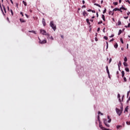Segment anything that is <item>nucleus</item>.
Wrapping results in <instances>:
<instances>
[{
  "label": "nucleus",
  "mask_w": 130,
  "mask_h": 130,
  "mask_svg": "<svg viewBox=\"0 0 130 130\" xmlns=\"http://www.w3.org/2000/svg\"><path fill=\"white\" fill-rule=\"evenodd\" d=\"M39 40H40L39 42V43H40V44H45V43H46V42H47L46 40L41 41V40H40V38H39Z\"/></svg>",
  "instance_id": "obj_4"
},
{
  "label": "nucleus",
  "mask_w": 130,
  "mask_h": 130,
  "mask_svg": "<svg viewBox=\"0 0 130 130\" xmlns=\"http://www.w3.org/2000/svg\"><path fill=\"white\" fill-rule=\"evenodd\" d=\"M82 3H83V5L85 4V1H82Z\"/></svg>",
  "instance_id": "obj_64"
},
{
  "label": "nucleus",
  "mask_w": 130,
  "mask_h": 130,
  "mask_svg": "<svg viewBox=\"0 0 130 130\" xmlns=\"http://www.w3.org/2000/svg\"><path fill=\"white\" fill-rule=\"evenodd\" d=\"M3 7L4 9V11H5V13H7V11L6 10V7H5V6L3 5Z\"/></svg>",
  "instance_id": "obj_22"
},
{
  "label": "nucleus",
  "mask_w": 130,
  "mask_h": 130,
  "mask_svg": "<svg viewBox=\"0 0 130 130\" xmlns=\"http://www.w3.org/2000/svg\"><path fill=\"white\" fill-rule=\"evenodd\" d=\"M109 14V15H112V16H113V15H114V12H113V11H110Z\"/></svg>",
  "instance_id": "obj_9"
},
{
  "label": "nucleus",
  "mask_w": 130,
  "mask_h": 130,
  "mask_svg": "<svg viewBox=\"0 0 130 130\" xmlns=\"http://www.w3.org/2000/svg\"><path fill=\"white\" fill-rule=\"evenodd\" d=\"M112 60V59L110 58V59H109V63H110V62H111Z\"/></svg>",
  "instance_id": "obj_44"
},
{
  "label": "nucleus",
  "mask_w": 130,
  "mask_h": 130,
  "mask_svg": "<svg viewBox=\"0 0 130 130\" xmlns=\"http://www.w3.org/2000/svg\"><path fill=\"white\" fill-rule=\"evenodd\" d=\"M113 5H114V6H117V5H118V3H117V2H114L113 3Z\"/></svg>",
  "instance_id": "obj_28"
},
{
  "label": "nucleus",
  "mask_w": 130,
  "mask_h": 130,
  "mask_svg": "<svg viewBox=\"0 0 130 130\" xmlns=\"http://www.w3.org/2000/svg\"><path fill=\"white\" fill-rule=\"evenodd\" d=\"M119 127H121V125H117V128H119Z\"/></svg>",
  "instance_id": "obj_40"
},
{
  "label": "nucleus",
  "mask_w": 130,
  "mask_h": 130,
  "mask_svg": "<svg viewBox=\"0 0 130 130\" xmlns=\"http://www.w3.org/2000/svg\"><path fill=\"white\" fill-rule=\"evenodd\" d=\"M87 12H92V10L89 9L88 10H87Z\"/></svg>",
  "instance_id": "obj_55"
},
{
  "label": "nucleus",
  "mask_w": 130,
  "mask_h": 130,
  "mask_svg": "<svg viewBox=\"0 0 130 130\" xmlns=\"http://www.w3.org/2000/svg\"><path fill=\"white\" fill-rule=\"evenodd\" d=\"M10 12H11V13L12 14V15L14 16V12H13V10L12 9L10 10Z\"/></svg>",
  "instance_id": "obj_30"
},
{
  "label": "nucleus",
  "mask_w": 130,
  "mask_h": 130,
  "mask_svg": "<svg viewBox=\"0 0 130 130\" xmlns=\"http://www.w3.org/2000/svg\"><path fill=\"white\" fill-rule=\"evenodd\" d=\"M93 21H94V20H93V19H90V22H93Z\"/></svg>",
  "instance_id": "obj_59"
},
{
  "label": "nucleus",
  "mask_w": 130,
  "mask_h": 130,
  "mask_svg": "<svg viewBox=\"0 0 130 130\" xmlns=\"http://www.w3.org/2000/svg\"><path fill=\"white\" fill-rule=\"evenodd\" d=\"M92 13H96V12L94 10H91Z\"/></svg>",
  "instance_id": "obj_57"
},
{
  "label": "nucleus",
  "mask_w": 130,
  "mask_h": 130,
  "mask_svg": "<svg viewBox=\"0 0 130 130\" xmlns=\"http://www.w3.org/2000/svg\"><path fill=\"white\" fill-rule=\"evenodd\" d=\"M19 20L21 23H26V20H24L23 19L20 18Z\"/></svg>",
  "instance_id": "obj_8"
},
{
  "label": "nucleus",
  "mask_w": 130,
  "mask_h": 130,
  "mask_svg": "<svg viewBox=\"0 0 130 130\" xmlns=\"http://www.w3.org/2000/svg\"><path fill=\"white\" fill-rule=\"evenodd\" d=\"M102 19L103 21H105V16L103 14L102 15Z\"/></svg>",
  "instance_id": "obj_24"
},
{
  "label": "nucleus",
  "mask_w": 130,
  "mask_h": 130,
  "mask_svg": "<svg viewBox=\"0 0 130 130\" xmlns=\"http://www.w3.org/2000/svg\"><path fill=\"white\" fill-rule=\"evenodd\" d=\"M119 8H116L113 9V12H116V11H119Z\"/></svg>",
  "instance_id": "obj_12"
},
{
  "label": "nucleus",
  "mask_w": 130,
  "mask_h": 130,
  "mask_svg": "<svg viewBox=\"0 0 130 130\" xmlns=\"http://www.w3.org/2000/svg\"><path fill=\"white\" fill-rule=\"evenodd\" d=\"M118 25L119 26V25H121V22L120 21H118Z\"/></svg>",
  "instance_id": "obj_32"
},
{
  "label": "nucleus",
  "mask_w": 130,
  "mask_h": 130,
  "mask_svg": "<svg viewBox=\"0 0 130 130\" xmlns=\"http://www.w3.org/2000/svg\"><path fill=\"white\" fill-rule=\"evenodd\" d=\"M123 80H124V82H126V78L124 77L123 78Z\"/></svg>",
  "instance_id": "obj_37"
},
{
  "label": "nucleus",
  "mask_w": 130,
  "mask_h": 130,
  "mask_svg": "<svg viewBox=\"0 0 130 130\" xmlns=\"http://www.w3.org/2000/svg\"><path fill=\"white\" fill-rule=\"evenodd\" d=\"M102 23H103V22L102 21H101L98 22V24L99 25H100V24H102Z\"/></svg>",
  "instance_id": "obj_36"
},
{
  "label": "nucleus",
  "mask_w": 130,
  "mask_h": 130,
  "mask_svg": "<svg viewBox=\"0 0 130 130\" xmlns=\"http://www.w3.org/2000/svg\"><path fill=\"white\" fill-rule=\"evenodd\" d=\"M122 9H120H120H119V12H120V13H122V10H121Z\"/></svg>",
  "instance_id": "obj_46"
},
{
  "label": "nucleus",
  "mask_w": 130,
  "mask_h": 130,
  "mask_svg": "<svg viewBox=\"0 0 130 130\" xmlns=\"http://www.w3.org/2000/svg\"><path fill=\"white\" fill-rule=\"evenodd\" d=\"M94 6H96V7H99V8H101V6L100 5L95 3L94 4Z\"/></svg>",
  "instance_id": "obj_13"
},
{
  "label": "nucleus",
  "mask_w": 130,
  "mask_h": 130,
  "mask_svg": "<svg viewBox=\"0 0 130 130\" xmlns=\"http://www.w3.org/2000/svg\"><path fill=\"white\" fill-rule=\"evenodd\" d=\"M40 32L41 34H42V35H46L47 36H48V37H49V34L47 32H46V31L44 29H41L40 30Z\"/></svg>",
  "instance_id": "obj_2"
},
{
  "label": "nucleus",
  "mask_w": 130,
  "mask_h": 130,
  "mask_svg": "<svg viewBox=\"0 0 130 130\" xmlns=\"http://www.w3.org/2000/svg\"><path fill=\"white\" fill-rule=\"evenodd\" d=\"M83 15L84 17H86V16H88V14L85 11H84L83 12Z\"/></svg>",
  "instance_id": "obj_10"
},
{
  "label": "nucleus",
  "mask_w": 130,
  "mask_h": 130,
  "mask_svg": "<svg viewBox=\"0 0 130 130\" xmlns=\"http://www.w3.org/2000/svg\"><path fill=\"white\" fill-rule=\"evenodd\" d=\"M119 101L120 102H121V100L120 99V98H119Z\"/></svg>",
  "instance_id": "obj_62"
},
{
  "label": "nucleus",
  "mask_w": 130,
  "mask_h": 130,
  "mask_svg": "<svg viewBox=\"0 0 130 130\" xmlns=\"http://www.w3.org/2000/svg\"><path fill=\"white\" fill-rule=\"evenodd\" d=\"M119 4H121V0H119Z\"/></svg>",
  "instance_id": "obj_63"
},
{
  "label": "nucleus",
  "mask_w": 130,
  "mask_h": 130,
  "mask_svg": "<svg viewBox=\"0 0 130 130\" xmlns=\"http://www.w3.org/2000/svg\"><path fill=\"white\" fill-rule=\"evenodd\" d=\"M121 74H122V78H123L124 77V71H122L121 72Z\"/></svg>",
  "instance_id": "obj_17"
},
{
  "label": "nucleus",
  "mask_w": 130,
  "mask_h": 130,
  "mask_svg": "<svg viewBox=\"0 0 130 130\" xmlns=\"http://www.w3.org/2000/svg\"><path fill=\"white\" fill-rule=\"evenodd\" d=\"M50 39H51V40H53V37L52 36H51V37H50Z\"/></svg>",
  "instance_id": "obj_51"
},
{
  "label": "nucleus",
  "mask_w": 130,
  "mask_h": 130,
  "mask_svg": "<svg viewBox=\"0 0 130 130\" xmlns=\"http://www.w3.org/2000/svg\"><path fill=\"white\" fill-rule=\"evenodd\" d=\"M23 5L26 7L27 6V3L25 1H22Z\"/></svg>",
  "instance_id": "obj_18"
},
{
  "label": "nucleus",
  "mask_w": 130,
  "mask_h": 130,
  "mask_svg": "<svg viewBox=\"0 0 130 130\" xmlns=\"http://www.w3.org/2000/svg\"><path fill=\"white\" fill-rule=\"evenodd\" d=\"M127 27H128V28H129V27H130V23H128V24Z\"/></svg>",
  "instance_id": "obj_58"
},
{
  "label": "nucleus",
  "mask_w": 130,
  "mask_h": 130,
  "mask_svg": "<svg viewBox=\"0 0 130 130\" xmlns=\"http://www.w3.org/2000/svg\"><path fill=\"white\" fill-rule=\"evenodd\" d=\"M20 15H22V17H24V14H23V12H20Z\"/></svg>",
  "instance_id": "obj_39"
},
{
  "label": "nucleus",
  "mask_w": 130,
  "mask_h": 130,
  "mask_svg": "<svg viewBox=\"0 0 130 130\" xmlns=\"http://www.w3.org/2000/svg\"><path fill=\"white\" fill-rule=\"evenodd\" d=\"M122 33V30H121V29H120L119 30V32L118 34V35H120V34H121Z\"/></svg>",
  "instance_id": "obj_15"
},
{
  "label": "nucleus",
  "mask_w": 130,
  "mask_h": 130,
  "mask_svg": "<svg viewBox=\"0 0 130 130\" xmlns=\"http://www.w3.org/2000/svg\"><path fill=\"white\" fill-rule=\"evenodd\" d=\"M106 11H107L106 8H105V10L103 12V14H105V13H106Z\"/></svg>",
  "instance_id": "obj_35"
},
{
  "label": "nucleus",
  "mask_w": 130,
  "mask_h": 130,
  "mask_svg": "<svg viewBox=\"0 0 130 130\" xmlns=\"http://www.w3.org/2000/svg\"><path fill=\"white\" fill-rule=\"evenodd\" d=\"M120 41L122 44H123V40H122V39H120Z\"/></svg>",
  "instance_id": "obj_38"
},
{
  "label": "nucleus",
  "mask_w": 130,
  "mask_h": 130,
  "mask_svg": "<svg viewBox=\"0 0 130 130\" xmlns=\"http://www.w3.org/2000/svg\"><path fill=\"white\" fill-rule=\"evenodd\" d=\"M98 119L99 122H100V115H98Z\"/></svg>",
  "instance_id": "obj_33"
},
{
  "label": "nucleus",
  "mask_w": 130,
  "mask_h": 130,
  "mask_svg": "<svg viewBox=\"0 0 130 130\" xmlns=\"http://www.w3.org/2000/svg\"><path fill=\"white\" fill-rule=\"evenodd\" d=\"M86 22L88 24L90 25V22L89 21V19H86Z\"/></svg>",
  "instance_id": "obj_26"
},
{
  "label": "nucleus",
  "mask_w": 130,
  "mask_h": 130,
  "mask_svg": "<svg viewBox=\"0 0 130 130\" xmlns=\"http://www.w3.org/2000/svg\"><path fill=\"white\" fill-rule=\"evenodd\" d=\"M127 16H129V15H130V12H128L127 13Z\"/></svg>",
  "instance_id": "obj_56"
},
{
  "label": "nucleus",
  "mask_w": 130,
  "mask_h": 130,
  "mask_svg": "<svg viewBox=\"0 0 130 130\" xmlns=\"http://www.w3.org/2000/svg\"><path fill=\"white\" fill-rule=\"evenodd\" d=\"M114 47H115V48H117L118 47V45L117 44V43H116L114 45Z\"/></svg>",
  "instance_id": "obj_20"
},
{
  "label": "nucleus",
  "mask_w": 130,
  "mask_h": 130,
  "mask_svg": "<svg viewBox=\"0 0 130 130\" xmlns=\"http://www.w3.org/2000/svg\"><path fill=\"white\" fill-rule=\"evenodd\" d=\"M118 98H120V94L119 93L118 94Z\"/></svg>",
  "instance_id": "obj_48"
},
{
  "label": "nucleus",
  "mask_w": 130,
  "mask_h": 130,
  "mask_svg": "<svg viewBox=\"0 0 130 130\" xmlns=\"http://www.w3.org/2000/svg\"><path fill=\"white\" fill-rule=\"evenodd\" d=\"M95 41H98V39L97 38H95Z\"/></svg>",
  "instance_id": "obj_60"
},
{
  "label": "nucleus",
  "mask_w": 130,
  "mask_h": 130,
  "mask_svg": "<svg viewBox=\"0 0 130 130\" xmlns=\"http://www.w3.org/2000/svg\"><path fill=\"white\" fill-rule=\"evenodd\" d=\"M107 73L108 75L109 78L110 79V73H109V70L108 69V66L106 67Z\"/></svg>",
  "instance_id": "obj_6"
},
{
  "label": "nucleus",
  "mask_w": 130,
  "mask_h": 130,
  "mask_svg": "<svg viewBox=\"0 0 130 130\" xmlns=\"http://www.w3.org/2000/svg\"><path fill=\"white\" fill-rule=\"evenodd\" d=\"M123 64H124V67H127V63L124 62Z\"/></svg>",
  "instance_id": "obj_27"
},
{
  "label": "nucleus",
  "mask_w": 130,
  "mask_h": 130,
  "mask_svg": "<svg viewBox=\"0 0 130 130\" xmlns=\"http://www.w3.org/2000/svg\"><path fill=\"white\" fill-rule=\"evenodd\" d=\"M99 126H100V127H101V128L102 129H103V130H109V129H107V128H106L103 127V126H102V124H100H100H99Z\"/></svg>",
  "instance_id": "obj_5"
},
{
  "label": "nucleus",
  "mask_w": 130,
  "mask_h": 130,
  "mask_svg": "<svg viewBox=\"0 0 130 130\" xmlns=\"http://www.w3.org/2000/svg\"><path fill=\"white\" fill-rule=\"evenodd\" d=\"M28 32H29V33H34V34H36V32H35V31H34V30H29V31H28Z\"/></svg>",
  "instance_id": "obj_14"
},
{
  "label": "nucleus",
  "mask_w": 130,
  "mask_h": 130,
  "mask_svg": "<svg viewBox=\"0 0 130 130\" xmlns=\"http://www.w3.org/2000/svg\"><path fill=\"white\" fill-rule=\"evenodd\" d=\"M105 125L107 126V127H109V126H110V125H109V124H107V123H106Z\"/></svg>",
  "instance_id": "obj_31"
},
{
  "label": "nucleus",
  "mask_w": 130,
  "mask_h": 130,
  "mask_svg": "<svg viewBox=\"0 0 130 130\" xmlns=\"http://www.w3.org/2000/svg\"><path fill=\"white\" fill-rule=\"evenodd\" d=\"M108 122H111V119H109Z\"/></svg>",
  "instance_id": "obj_54"
},
{
  "label": "nucleus",
  "mask_w": 130,
  "mask_h": 130,
  "mask_svg": "<svg viewBox=\"0 0 130 130\" xmlns=\"http://www.w3.org/2000/svg\"><path fill=\"white\" fill-rule=\"evenodd\" d=\"M107 123V120L106 119H104V123L105 124V123Z\"/></svg>",
  "instance_id": "obj_25"
},
{
  "label": "nucleus",
  "mask_w": 130,
  "mask_h": 130,
  "mask_svg": "<svg viewBox=\"0 0 130 130\" xmlns=\"http://www.w3.org/2000/svg\"><path fill=\"white\" fill-rule=\"evenodd\" d=\"M100 31V27H98V32H99Z\"/></svg>",
  "instance_id": "obj_52"
},
{
  "label": "nucleus",
  "mask_w": 130,
  "mask_h": 130,
  "mask_svg": "<svg viewBox=\"0 0 130 130\" xmlns=\"http://www.w3.org/2000/svg\"><path fill=\"white\" fill-rule=\"evenodd\" d=\"M120 9V10H124V11H126V10H127V9H126L122 6Z\"/></svg>",
  "instance_id": "obj_11"
},
{
  "label": "nucleus",
  "mask_w": 130,
  "mask_h": 130,
  "mask_svg": "<svg viewBox=\"0 0 130 130\" xmlns=\"http://www.w3.org/2000/svg\"><path fill=\"white\" fill-rule=\"evenodd\" d=\"M125 71H126V72H129V69H128V68H126L125 69Z\"/></svg>",
  "instance_id": "obj_23"
},
{
  "label": "nucleus",
  "mask_w": 130,
  "mask_h": 130,
  "mask_svg": "<svg viewBox=\"0 0 130 130\" xmlns=\"http://www.w3.org/2000/svg\"><path fill=\"white\" fill-rule=\"evenodd\" d=\"M61 38H62V39H63V36L61 35Z\"/></svg>",
  "instance_id": "obj_61"
},
{
  "label": "nucleus",
  "mask_w": 130,
  "mask_h": 130,
  "mask_svg": "<svg viewBox=\"0 0 130 130\" xmlns=\"http://www.w3.org/2000/svg\"><path fill=\"white\" fill-rule=\"evenodd\" d=\"M11 4H12L13 5H14V2H13V0H10Z\"/></svg>",
  "instance_id": "obj_49"
},
{
  "label": "nucleus",
  "mask_w": 130,
  "mask_h": 130,
  "mask_svg": "<svg viewBox=\"0 0 130 130\" xmlns=\"http://www.w3.org/2000/svg\"><path fill=\"white\" fill-rule=\"evenodd\" d=\"M112 41H114V39H112L110 41V42H112Z\"/></svg>",
  "instance_id": "obj_42"
},
{
  "label": "nucleus",
  "mask_w": 130,
  "mask_h": 130,
  "mask_svg": "<svg viewBox=\"0 0 130 130\" xmlns=\"http://www.w3.org/2000/svg\"><path fill=\"white\" fill-rule=\"evenodd\" d=\"M98 114H101L102 115H103V114L101 113V112L100 111H99V112H98Z\"/></svg>",
  "instance_id": "obj_47"
},
{
  "label": "nucleus",
  "mask_w": 130,
  "mask_h": 130,
  "mask_svg": "<svg viewBox=\"0 0 130 130\" xmlns=\"http://www.w3.org/2000/svg\"><path fill=\"white\" fill-rule=\"evenodd\" d=\"M116 112L119 116H120L121 115V113H122V111L118 108H116Z\"/></svg>",
  "instance_id": "obj_3"
},
{
  "label": "nucleus",
  "mask_w": 130,
  "mask_h": 130,
  "mask_svg": "<svg viewBox=\"0 0 130 130\" xmlns=\"http://www.w3.org/2000/svg\"><path fill=\"white\" fill-rule=\"evenodd\" d=\"M103 31L104 33H105V27L104 28Z\"/></svg>",
  "instance_id": "obj_50"
},
{
  "label": "nucleus",
  "mask_w": 130,
  "mask_h": 130,
  "mask_svg": "<svg viewBox=\"0 0 130 130\" xmlns=\"http://www.w3.org/2000/svg\"><path fill=\"white\" fill-rule=\"evenodd\" d=\"M121 106L120 107V108H121V111H123V106H122V103H121Z\"/></svg>",
  "instance_id": "obj_21"
},
{
  "label": "nucleus",
  "mask_w": 130,
  "mask_h": 130,
  "mask_svg": "<svg viewBox=\"0 0 130 130\" xmlns=\"http://www.w3.org/2000/svg\"><path fill=\"white\" fill-rule=\"evenodd\" d=\"M104 39H105V40H107L108 39V38L106 36L104 37Z\"/></svg>",
  "instance_id": "obj_34"
},
{
  "label": "nucleus",
  "mask_w": 130,
  "mask_h": 130,
  "mask_svg": "<svg viewBox=\"0 0 130 130\" xmlns=\"http://www.w3.org/2000/svg\"><path fill=\"white\" fill-rule=\"evenodd\" d=\"M126 124H127L128 125H129V124H130V122L127 121V122H126Z\"/></svg>",
  "instance_id": "obj_41"
},
{
  "label": "nucleus",
  "mask_w": 130,
  "mask_h": 130,
  "mask_svg": "<svg viewBox=\"0 0 130 130\" xmlns=\"http://www.w3.org/2000/svg\"><path fill=\"white\" fill-rule=\"evenodd\" d=\"M50 26L51 27V28L54 30V31H55L56 30V25L53 23V21H51L50 23Z\"/></svg>",
  "instance_id": "obj_1"
},
{
  "label": "nucleus",
  "mask_w": 130,
  "mask_h": 130,
  "mask_svg": "<svg viewBox=\"0 0 130 130\" xmlns=\"http://www.w3.org/2000/svg\"><path fill=\"white\" fill-rule=\"evenodd\" d=\"M124 61L126 62L127 61V58H126V57H125L124 58Z\"/></svg>",
  "instance_id": "obj_29"
},
{
  "label": "nucleus",
  "mask_w": 130,
  "mask_h": 130,
  "mask_svg": "<svg viewBox=\"0 0 130 130\" xmlns=\"http://www.w3.org/2000/svg\"><path fill=\"white\" fill-rule=\"evenodd\" d=\"M120 66H121V61H119V63H118V68H119H119H120Z\"/></svg>",
  "instance_id": "obj_19"
},
{
  "label": "nucleus",
  "mask_w": 130,
  "mask_h": 130,
  "mask_svg": "<svg viewBox=\"0 0 130 130\" xmlns=\"http://www.w3.org/2000/svg\"><path fill=\"white\" fill-rule=\"evenodd\" d=\"M126 2L128 3V4H129L130 5V1H129L128 0H126Z\"/></svg>",
  "instance_id": "obj_45"
},
{
  "label": "nucleus",
  "mask_w": 130,
  "mask_h": 130,
  "mask_svg": "<svg viewBox=\"0 0 130 130\" xmlns=\"http://www.w3.org/2000/svg\"><path fill=\"white\" fill-rule=\"evenodd\" d=\"M112 37H114V35H112L111 36H110V38H112Z\"/></svg>",
  "instance_id": "obj_43"
},
{
  "label": "nucleus",
  "mask_w": 130,
  "mask_h": 130,
  "mask_svg": "<svg viewBox=\"0 0 130 130\" xmlns=\"http://www.w3.org/2000/svg\"><path fill=\"white\" fill-rule=\"evenodd\" d=\"M128 111V106H127V107L125 108V111H124V112H125V111H126V112H127Z\"/></svg>",
  "instance_id": "obj_16"
},
{
  "label": "nucleus",
  "mask_w": 130,
  "mask_h": 130,
  "mask_svg": "<svg viewBox=\"0 0 130 130\" xmlns=\"http://www.w3.org/2000/svg\"><path fill=\"white\" fill-rule=\"evenodd\" d=\"M96 17L98 18L99 17V15L98 14V12L96 13Z\"/></svg>",
  "instance_id": "obj_53"
},
{
  "label": "nucleus",
  "mask_w": 130,
  "mask_h": 130,
  "mask_svg": "<svg viewBox=\"0 0 130 130\" xmlns=\"http://www.w3.org/2000/svg\"><path fill=\"white\" fill-rule=\"evenodd\" d=\"M42 22V24H43V26L46 25V22H45V19L43 18Z\"/></svg>",
  "instance_id": "obj_7"
}]
</instances>
